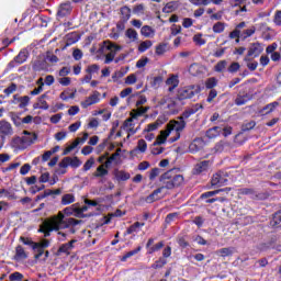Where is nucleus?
I'll list each match as a JSON object with an SVG mask.
<instances>
[{
  "label": "nucleus",
  "instance_id": "21",
  "mask_svg": "<svg viewBox=\"0 0 281 281\" xmlns=\"http://www.w3.org/2000/svg\"><path fill=\"white\" fill-rule=\"evenodd\" d=\"M14 260H16L18 262L21 260H27V252L25 251V248H23V246H16Z\"/></svg>",
  "mask_w": 281,
  "mask_h": 281
},
{
  "label": "nucleus",
  "instance_id": "18",
  "mask_svg": "<svg viewBox=\"0 0 281 281\" xmlns=\"http://www.w3.org/2000/svg\"><path fill=\"white\" fill-rule=\"evenodd\" d=\"M245 25V22H240L239 24H237L235 30L229 33V38H236V43H240V30H243Z\"/></svg>",
  "mask_w": 281,
  "mask_h": 281
},
{
  "label": "nucleus",
  "instance_id": "58",
  "mask_svg": "<svg viewBox=\"0 0 281 281\" xmlns=\"http://www.w3.org/2000/svg\"><path fill=\"white\" fill-rule=\"evenodd\" d=\"M193 5H210L212 0H189Z\"/></svg>",
  "mask_w": 281,
  "mask_h": 281
},
{
  "label": "nucleus",
  "instance_id": "4",
  "mask_svg": "<svg viewBox=\"0 0 281 281\" xmlns=\"http://www.w3.org/2000/svg\"><path fill=\"white\" fill-rule=\"evenodd\" d=\"M35 139H37L36 134L24 131L23 136H15L11 139L10 146L15 150H25L27 146L34 144Z\"/></svg>",
  "mask_w": 281,
  "mask_h": 281
},
{
  "label": "nucleus",
  "instance_id": "7",
  "mask_svg": "<svg viewBox=\"0 0 281 281\" xmlns=\"http://www.w3.org/2000/svg\"><path fill=\"white\" fill-rule=\"evenodd\" d=\"M201 93V87L199 86H190L187 88H182L179 91L180 100H188L191 99L193 95H199Z\"/></svg>",
  "mask_w": 281,
  "mask_h": 281
},
{
  "label": "nucleus",
  "instance_id": "52",
  "mask_svg": "<svg viewBox=\"0 0 281 281\" xmlns=\"http://www.w3.org/2000/svg\"><path fill=\"white\" fill-rule=\"evenodd\" d=\"M86 71L93 76V74H98V71H100V66L98 64L90 65L87 67Z\"/></svg>",
  "mask_w": 281,
  "mask_h": 281
},
{
  "label": "nucleus",
  "instance_id": "54",
  "mask_svg": "<svg viewBox=\"0 0 281 281\" xmlns=\"http://www.w3.org/2000/svg\"><path fill=\"white\" fill-rule=\"evenodd\" d=\"M69 164H70V168H80V166H82V161H80L78 157H74V158L70 157Z\"/></svg>",
  "mask_w": 281,
  "mask_h": 281
},
{
  "label": "nucleus",
  "instance_id": "8",
  "mask_svg": "<svg viewBox=\"0 0 281 281\" xmlns=\"http://www.w3.org/2000/svg\"><path fill=\"white\" fill-rule=\"evenodd\" d=\"M14 135V128H12V124L8 121H0V139L7 140L8 137H12Z\"/></svg>",
  "mask_w": 281,
  "mask_h": 281
},
{
  "label": "nucleus",
  "instance_id": "11",
  "mask_svg": "<svg viewBox=\"0 0 281 281\" xmlns=\"http://www.w3.org/2000/svg\"><path fill=\"white\" fill-rule=\"evenodd\" d=\"M166 194H168V192L165 191L164 187H160L146 198V203H155V201H159V199H164Z\"/></svg>",
  "mask_w": 281,
  "mask_h": 281
},
{
  "label": "nucleus",
  "instance_id": "16",
  "mask_svg": "<svg viewBox=\"0 0 281 281\" xmlns=\"http://www.w3.org/2000/svg\"><path fill=\"white\" fill-rule=\"evenodd\" d=\"M210 166H212V161L210 160L198 162L193 168V175H203V172H207Z\"/></svg>",
  "mask_w": 281,
  "mask_h": 281
},
{
  "label": "nucleus",
  "instance_id": "56",
  "mask_svg": "<svg viewBox=\"0 0 281 281\" xmlns=\"http://www.w3.org/2000/svg\"><path fill=\"white\" fill-rule=\"evenodd\" d=\"M57 81L59 85H61V87H69V85H71V78L69 77H60L57 79Z\"/></svg>",
  "mask_w": 281,
  "mask_h": 281
},
{
  "label": "nucleus",
  "instance_id": "25",
  "mask_svg": "<svg viewBox=\"0 0 281 281\" xmlns=\"http://www.w3.org/2000/svg\"><path fill=\"white\" fill-rule=\"evenodd\" d=\"M142 227H144V223L135 222L127 228L126 234H139Z\"/></svg>",
  "mask_w": 281,
  "mask_h": 281
},
{
  "label": "nucleus",
  "instance_id": "5",
  "mask_svg": "<svg viewBox=\"0 0 281 281\" xmlns=\"http://www.w3.org/2000/svg\"><path fill=\"white\" fill-rule=\"evenodd\" d=\"M265 52V47L260 43H252L248 47V53L246 57L244 58L245 63H251L252 58H258L260 54Z\"/></svg>",
  "mask_w": 281,
  "mask_h": 281
},
{
  "label": "nucleus",
  "instance_id": "31",
  "mask_svg": "<svg viewBox=\"0 0 281 281\" xmlns=\"http://www.w3.org/2000/svg\"><path fill=\"white\" fill-rule=\"evenodd\" d=\"M277 106H280V103L278 101L269 103L261 110V113H265V115H269V113H273V111H276Z\"/></svg>",
  "mask_w": 281,
  "mask_h": 281
},
{
  "label": "nucleus",
  "instance_id": "38",
  "mask_svg": "<svg viewBox=\"0 0 281 281\" xmlns=\"http://www.w3.org/2000/svg\"><path fill=\"white\" fill-rule=\"evenodd\" d=\"M121 15H122V21L126 23L128 19H131V8L126 5L121 8Z\"/></svg>",
  "mask_w": 281,
  "mask_h": 281
},
{
  "label": "nucleus",
  "instance_id": "19",
  "mask_svg": "<svg viewBox=\"0 0 281 281\" xmlns=\"http://www.w3.org/2000/svg\"><path fill=\"white\" fill-rule=\"evenodd\" d=\"M166 85L169 87L168 91L172 92L177 87H179V77L177 75H172L166 81Z\"/></svg>",
  "mask_w": 281,
  "mask_h": 281
},
{
  "label": "nucleus",
  "instance_id": "2",
  "mask_svg": "<svg viewBox=\"0 0 281 281\" xmlns=\"http://www.w3.org/2000/svg\"><path fill=\"white\" fill-rule=\"evenodd\" d=\"M117 52H122V46L113 44L112 42L104 41L100 44L98 49V54L105 56L104 64L111 65L113 60H115V56H117Z\"/></svg>",
  "mask_w": 281,
  "mask_h": 281
},
{
  "label": "nucleus",
  "instance_id": "26",
  "mask_svg": "<svg viewBox=\"0 0 281 281\" xmlns=\"http://www.w3.org/2000/svg\"><path fill=\"white\" fill-rule=\"evenodd\" d=\"M71 203H76V195L66 193L61 196V205H71Z\"/></svg>",
  "mask_w": 281,
  "mask_h": 281
},
{
  "label": "nucleus",
  "instance_id": "24",
  "mask_svg": "<svg viewBox=\"0 0 281 281\" xmlns=\"http://www.w3.org/2000/svg\"><path fill=\"white\" fill-rule=\"evenodd\" d=\"M75 243H76V239H72L69 243L61 245L59 247L60 254H67V256H69L71 254V249H74Z\"/></svg>",
  "mask_w": 281,
  "mask_h": 281
},
{
  "label": "nucleus",
  "instance_id": "59",
  "mask_svg": "<svg viewBox=\"0 0 281 281\" xmlns=\"http://www.w3.org/2000/svg\"><path fill=\"white\" fill-rule=\"evenodd\" d=\"M9 280L21 281V280H23V274L21 272H13L9 276Z\"/></svg>",
  "mask_w": 281,
  "mask_h": 281
},
{
  "label": "nucleus",
  "instance_id": "36",
  "mask_svg": "<svg viewBox=\"0 0 281 281\" xmlns=\"http://www.w3.org/2000/svg\"><path fill=\"white\" fill-rule=\"evenodd\" d=\"M125 36H126L132 43H135V41H137V38H138L137 31H135L134 29H127L126 32H125Z\"/></svg>",
  "mask_w": 281,
  "mask_h": 281
},
{
  "label": "nucleus",
  "instance_id": "12",
  "mask_svg": "<svg viewBox=\"0 0 281 281\" xmlns=\"http://www.w3.org/2000/svg\"><path fill=\"white\" fill-rule=\"evenodd\" d=\"M100 92L94 91L91 95L86 98L85 101L81 102L82 109H89V106H93V104H98L100 102Z\"/></svg>",
  "mask_w": 281,
  "mask_h": 281
},
{
  "label": "nucleus",
  "instance_id": "27",
  "mask_svg": "<svg viewBox=\"0 0 281 281\" xmlns=\"http://www.w3.org/2000/svg\"><path fill=\"white\" fill-rule=\"evenodd\" d=\"M0 199H9L10 201L16 200V194L8 189H0Z\"/></svg>",
  "mask_w": 281,
  "mask_h": 281
},
{
  "label": "nucleus",
  "instance_id": "50",
  "mask_svg": "<svg viewBox=\"0 0 281 281\" xmlns=\"http://www.w3.org/2000/svg\"><path fill=\"white\" fill-rule=\"evenodd\" d=\"M18 102H20L19 103L20 109H25V106L30 104V97L25 95V97L19 98Z\"/></svg>",
  "mask_w": 281,
  "mask_h": 281
},
{
  "label": "nucleus",
  "instance_id": "10",
  "mask_svg": "<svg viewBox=\"0 0 281 281\" xmlns=\"http://www.w3.org/2000/svg\"><path fill=\"white\" fill-rule=\"evenodd\" d=\"M203 109V104L196 103L193 106L187 109L180 116H178V120H181L182 122H187L189 117H192L194 113H199Z\"/></svg>",
  "mask_w": 281,
  "mask_h": 281
},
{
  "label": "nucleus",
  "instance_id": "20",
  "mask_svg": "<svg viewBox=\"0 0 281 281\" xmlns=\"http://www.w3.org/2000/svg\"><path fill=\"white\" fill-rule=\"evenodd\" d=\"M150 111V106H137V109L132 110L131 114L133 119L138 120V117H142V115L148 113Z\"/></svg>",
  "mask_w": 281,
  "mask_h": 281
},
{
  "label": "nucleus",
  "instance_id": "33",
  "mask_svg": "<svg viewBox=\"0 0 281 281\" xmlns=\"http://www.w3.org/2000/svg\"><path fill=\"white\" fill-rule=\"evenodd\" d=\"M221 131H223V128L218 126L210 128L206 131V137H209V139H214V137H218V135H221Z\"/></svg>",
  "mask_w": 281,
  "mask_h": 281
},
{
  "label": "nucleus",
  "instance_id": "30",
  "mask_svg": "<svg viewBox=\"0 0 281 281\" xmlns=\"http://www.w3.org/2000/svg\"><path fill=\"white\" fill-rule=\"evenodd\" d=\"M165 109H167L166 113H169V115H175V113H177V102H175L172 98L169 99Z\"/></svg>",
  "mask_w": 281,
  "mask_h": 281
},
{
  "label": "nucleus",
  "instance_id": "32",
  "mask_svg": "<svg viewBox=\"0 0 281 281\" xmlns=\"http://www.w3.org/2000/svg\"><path fill=\"white\" fill-rule=\"evenodd\" d=\"M114 177L116 179V181H128V179H131V173L121 170V171H116L114 173Z\"/></svg>",
  "mask_w": 281,
  "mask_h": 281
},
{
  "label": "nucleus",
  "instance_id": "43",
  "mask_svg": "<svg viewBox=\"0 0 281 281\" xmlns=\"http://www.w3.org/2000/svg\"><path fill=\"white\" fill-rule=\"evenodd\" d=\"M106 165H101L97 168V172H94V177H106L109 175V170L104 168Z\"/></svg>",
  "mask_w": 281,
  "mask_h": 281
},
{
  "label": "nucleus",
  "instance_id": "3",
  "mask_svg": "<svg viewBox=\"0 0 281 281\" xmlns=\"http://www.w3.org/2000/svg\"><path fill=\"white\" fill-rule=\"evenodd\" d=\"M188 122L179 120H172L166 125V130L160 131V134H162L167 139L170 137V133L172 131L176 132V136L170 138V143L173 144V142H178V139H181V133L186 128Z\"/></svg>",
  "mask_w": 281,
  "mask_h": 281
},
{
  "label": "nucleus",
  "instance_id": "37",
  "mask_svg": "<svg viewBox=\"0 0 281 281\" xmlns=\"http://www.w3.org/2000/svg\"><path fill=\"white\" fill-rule=\"evenodd\" d=\"M151 47H153V42L147 40L139 44L138 52H140V54H144V52H147V49H150Z\"/></svg>",
  "mask_w": 281,
  "mask_h": 281
},
{
  "label": "nucleus",
  "instance_id": "53",
  "mask_svg": "<svg viewBox=\"0 0 281 281\" xmlns=\"http://www.w3.org/2000/svg\"><path fill=\"white\" fill-rule=\"evenodd\" d=\"M167 260L164 258H160L159 260L155 261L154 265H151V269H161L162 267H165V265H167Z\"/></svg>",
  "mask_w": 281,
  "mask_h": 281
},
{
  "label": "nucleus",
  "instance_id": "41",
  "mask_svg": "<svg viewBox=\"0 0 281 281\" xmlns=\"http://www.w3.org/2000/svg\"><path fill=\"white\" fill-rule=\"evenodd\" d=\"M79 145H80V138H76V140L71 145L65 148L63 155H69L71 150H74L75 148H78Z\"/></svg>",
  "mask_w": 281,
  "mask_h": 281
},
{
  "label": "nucleus",
  "instance_id": "49",
  "mask_svg": "<svg viewBox=\"0 0 281 281\" xmlns=\"http://www.w3.org/2000/svg\"><path fill=\"white\" fill-rule=\"evenodd\" d=\"M216 85H218V80H216V78L211 77L209 79H206L205 81V87L206 89H213L214 87H216Z\"/></svg>",
  "mask_w": 281,
  "mask_h": 281
},
{
  "label": "nucleus",
  "instance_id": "48",
  "mask_svg": "<svg viewBox=\"0 0 281 281\" xmlns=\"http://www.w3.org/2000/svg\"><path fill=\"white\" fill-rule=\"evenodd\" d=\"M171 181L176 188H179V186H183V176L176 175L171 178Z\"/></svg>",
  "mask_w": 281,
  "mask_h": 281
},
{
  "label": "nucleus",
  "instance_id": "28",
  "mask_svg": "<svg viewBox=\"0 0 281 281\" xmlns=\"http://www.w3.org/2000/svg\"><path fill=\"white\" fill-rule=\"evenodd\" d=\"M161 124H164V121H160L159 119H157L156 122L150 123L145 127L144 133H153L154 131H157V128H159Z\"/></svg>",
  "mask_w": 281,
  "mask_h": 281
},
{
  "label": "nucleus",
  "instance_id": "47",
  "mask_svg": "<svg viewBox=\"0 0 281 281\" xmlns=\"http://www.w3.org/2000/svg\"><path fill=\"white\" fill-rule=\"evenodd\" d=\"M212 150H213V155H221V153L225 150V143L223 142L217 143Z\"/></svg>",
  "mask_w": 281,
  "mask_h": 281
},
{
  "label": "nucleus",
  "instance_id": "6",
  "mask_svg": "<svg viewBox=\"0 0 281 281\" xmlns=\"http://www.w3.org/2000/svg\"><path fill=\"white\" fill-rule=\"evenodd\" d=\"M166 142H168V138L160 132L150 147L151 155H161V153L166 150V148L162 147Z\"/></svg>",
  "mask_w": 281,
  "mask_h": 281
},
{
  "label": "nucleus",
  "instance_id": "17",
  "mask_svg": "<svg viewBox=\"0 0 281 281\" xmlns=\"http://www.w3.org/2000/svg\"><path fill=\"white\" fill-rule=\"evenodd\" d=\"M205 146V142L202 138H195L193 142L189 145V153H199V150H203Z\"/></svg>",
  "mask_w": 281,
  "mask_h": 281
},
{
  "label": "nucleus",
  "instance_id": "62",
  "mask_svg": "<svg viewBox=\"0 0 281 281\" xmlns=\"http://www.w3.org/2000/svg\"><path fill=\"white\" fill-rule=\"evenodd\" d=\"M166 47H167L166 44H160V45L156 46L157 56H161V55L166 54Z\"/></svg>",
  "mask_w": 281,
  "mask_h": 281
},
{
  "label": "nucleus",
  "instance_id": "9",
  "mask_svg": "<svg viewBox=\"0 0 281 281\" xmlns=\"http://www.w3.org/2000/svg\"><path fill=\"white\" fill-rule=\"evenodd\" d=\"M27 58H30V52H27V48H23L14 57V59L12 61H10L9 65H10V67H18V65H23V63H26Z\"/></svg>",
  "mask_w": 281,
  "mask_h": 281
},
{
  "label": "nucleus",
  "instance_id": "60",
  "mask_svg": "<svg viewBox=\"0 0 281 281\" xmlns=\"http://www.w3.org/2000/svg\"><path fill=\"white\" fill-rule=\"evenodd\" d=\"M135 82H137V76L135 74L128 75L125 78V85H135Z\"/></svg>",
  "mask_w": 281,
  "mask_h": 281
},
{
  "label": "nucleus",
  "instance_id": "61",
  "mask_svg": "<svg viewBox=\"0 0 281 281\" xmlns=\"http://www.w3.org/2000/svg\"><path fill=\"white\" fill-rule=\"evenodd\" d=\"M95 164V160L93 158L88 159L83 165V171L88 172L90 168H93V165Z\"/></svg>",
  "mask_w": 281,
  "mask_h": 281
},
{
  "label": "nucleus",
  "instance_id": "29",
  "mask_svg": "<svg viewBox=\"0 0 281 281\" xmlns=\"http://www.w3.org/2000/svg\"><path fill=\"white\" fill-rule=\"evenodd\" d=\"M71 161V157H65L60 162H59V170L58 173L59 175H65V172H67V170H65V168H69L70 162Z\"/></svg>",
  "mask_w": 281,
  "mask_h": 281
},
{
  "label": "nucleus",
  "instance_id": "14",
  "mask_svg": "<svg viewBox=\"0 0 281 281\" xmlns=\"http://www.w3.org/2000/svg\"><path fill=\"white\" fill-rule=\"evenodd\" d=\"M71 10H74L71 2L61 3L57 11L58 19H65V16H69V14H71Z\"/></svg>",
  "mask_w": 281,
  "mask_h": 281
},
{
  "label": "nucleus",
  "instance_id": "51",
  "mask_svg": "<svg viewBox=\"0 0 281 281\" xmlns=\"http://www.w3.org/2000/svg\"><path fill=\"white\" fill-rule=\"evenodd\" d=\"M69 74H71V68L70 67H63L59 71H58V76L59 78H67L69 76Z\"/></svg>",
  "mask_w": 281,
  "mask_h": 281
},
{
  "label": "nucleus",
  "instance_id": "46",
  "mask_svg": "<svg viewBox=\"0 0 281 281\" xmlns=\"http://www.w3.org/2000/svg\"><path fill=\"white\" fill-rule=\"evenodd\" d=\"M21 243H23V245H27L29 247H32V249H36V247H38L37 243H34L32 239L26 238V237H20Z\"/></svg>",
  "mask_w": 281,
  "mask_h": 281
},
{
  "label": "nucleus",
  "instance_id": "44",
  "mask_svg": "<svg viewBox=\"0 0 281 281\" xmlns=\"http://www.w3.org/2000/svg\"><path fill=\"white\" fill-rule=\"evenodd\" d=\"M45 98H47V93L42 94L38 99L40 109H42L43 111H47V109H49V104H47V101H45Z\"/></svg>",
  "mask_w": 281,
  "mask_h": 281
},
{
  "label": "nucleus",
  "instance_id": "34",
  "mask_svg": "<svg viewBox=\"0 0 281 281\" xmlns=\"http://www.w3.org/2000/svg\"><path fill=\"white\" fill-rule=\"evenodd\" d=\"M193 43L198 45L199 47H202V45H205L207 43V40L203 37V33H198L193 36Z\"/></svg>",
  "mask_w": 281,
  "mask_h": 281
},
{
  "label": "nucleus",
  "instance_id": "23",
  "mask_svg": "<svg viewBox=\"0 0 281 281\" xmlns=\"http://www.w3.org/2000/svg\"><path fill=\"white\" fill-rule=\"evenodd\" d=\"M140 34L142 36H145V38H154L155 29H153V26L144 25L143 27H140Z\"/></svg>",
  "mask_w": 281,
  "mask_h": 281
},
{
  "label": "nucleus",
  "instance_id": "13",
  "mask_svg": "<svg viewBox=\"0 0 281 281\" xmlns=\"http://www.w3.org/2000/svg\"><path fill=\"white\" fill-rule=\"evenodd\" d=\"M211 184L216 186L217 188H222V186H227V178H225V173L220 171L213 175L211 179Z\"/></svg>",
  "mask_w": 281,
  "mask_h": 281
},
{
  "label": "nucleus",
  "instance_id": "45",
  "mask_svg": "<svg viewBox=\"0 0 281 281\" xmlns=\"http://www.w3.org/2000/svg\"><path fill=\"white\" fill-rule=\"evenodd\" d=\"M213 32L215 34H222V32H225V23L217 22L213 25Z\"/></svg>",
  "mask_w": 281,
  "mask_h": 281
},
{
  "label": "nucleus",
  "instance_id": "39",
  "mask_svg": "<svg viewBox=\"0 0 281 281\" xmlns=\"http://www.w3.org/2000/svg\"><path fill=\"white\" fill-rule=\"evenodd\" d=\"M89 210L88 204L83 205L82 207H79L77 204V213H75L77 218H86L87 214H85V212H87Z\"/></svg>",
  "mask_w": 281,
  "mask_h": 281
},
{
  "label": "nucleus",
  "instance_id": "63",
  "mask_svg": "<svg viewBox=\"0 0 281 281\" xmlns=\"http://www.w3.org/2000/svg\"><path fill=\"white\" fill-rule=\"evenodd\" d=\"M133 93V88H125L120 92V98H128Z\"/></svg>",
  "mask_w": 281,
  "mask_h": 281
},
{
  "label": "nucleus",
  "instance_id": "64",
  "mask_svg": "<svg viewBox=\"0 0 281 281\" xmlns=\"http://www.w3.org/2000/svg\"><path fill=\"white\" fill-rule=\"evenodd\" d=\"M274 23L276 25H281V11H277L276 14H274Z\"/></svg>",
  "mask_w": 281,
  "mask_h": 281
},
{
  "label": "nucleus",
  "instance_id": "42",
  "mask_svg": "<svg viewBox=\"0 0 281 281\" xmlns=\"http://www.w3.org/2000/svg\"><path fill=\"white\" fill-rule=\"evenodd\" d=\"M136 150H138L139 153H146V150H148V144L145 139H139L137 142Z\"/></svg>",
  "mask_w": 281,
  "mask_h": 281
},
{
  "label": "nucleus",
  "instance_id": "35",
  "mask_svg": "<svg viewBox=\"0 0 281 281\" xmlns=\"http://www.w3.org/2000/svg\"><path fill=\"white\" fill-rule=\"evenodd\" d=\"M142 251V246H138L136 249L128 251L127 254H125L122 258L121 261L122 262H126V260H128V258H133V256H136V254H139Z\"/></svg>",
  "mask_w": 281,
  "mask_h": 281
},
{
  "label": "nucleus",
  "instance_id": "1",
  "mask_svg": "<svg viewBox=\"0 0 281 281\" xmlns=\"http://www.w3.org/2000/svg\"><path fill=\"white\" fill-rule=\"evenodd\" d=\"M65 214L66 216H76V214H78V204H72L71 206L64 209L63 212H58L57 215L44 221L38 232L44 234V236L47 238L50 232L67 229V227H76V225H80V223H82V221L74 217L65 220Z\"/></svg>",
  "mask_w": 281,
  "mask_h": 281
},
{
  "label": "nucleus",
  "instance_id": "15",
  "mask_svg": "<svg viewBox=\"0 0 281 281\" xmlns=\"http://www.w3.org/2000/svg\"><path fill=\"white\" fill-rule=\"evenodd\" d=\"M135 122H137V119H133V115H131L130 119H126L123 123V131H126V133H131V135H135L137 133V130H135Z\"/></svg>",
  "mask_w": 281,
  "mask_h": 281
},
{
  "label": "nucleus",
  "instance_id": "55",
  "mask_svg": "<svg viewBox=\"0 0 281 281\" xmlns=\"http://www.w3.org/2000/svg\"><path fill=\"white\" fill-rule=\"evenodd\" d=\"M249 98L245 97V95H238L235 100V103L237 104V106H243V104H247Z\"/></svg>",
  "mask_w": 281,
  "mask_h": 281
},
{
  "label": "nucleus",
  "instance_id": "22",
  "mask_svg": "<svg viewBox=\"0 0 281 281\" xmlns=\"http://www.w3.org/2000/svg\"><path fill=\"white\" fill-rule=\"evenodd\" d=\"M239 34L241 41H246V38H249L250 36H254L256 34V26H251L249 29H239Z\"/></svg>",
  "mask_w": 281,
  "mask_h": 281
},
{
  "label": "nucleus",
  "instance_id": "40",
  "mask_svg": "<svg viewBox=\"0 0 281 281\" xmlns=\"http://www.w3.org/2000/svg\"><path fill=\"white\" fill-rule=\"evenodd\" d=\"M281 224V211L274 213L271 222H270V225L271 227H278V225Z\"/></svg>",
  "mask_w": 281,
  "mask_h": 281
},
{
  "label": "nucleus",
  "instance_id": "57",
  "mask_svg": "<svg viewBox=\"0 0 281 281\" xmlns=\"http://www.w3.org/2000/svg\"><path fill=\"white\" fill-rule=\"evenodd\" d=\"M225 67H227L226 60H221L215 65V71L220 72L225 70Z\"/></svg>",
  "mask_w": 281,
  "mask_h": 281
}]
</instances>
